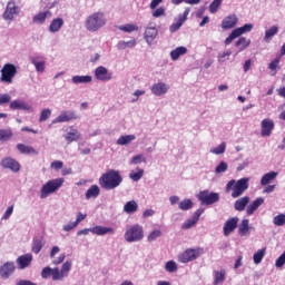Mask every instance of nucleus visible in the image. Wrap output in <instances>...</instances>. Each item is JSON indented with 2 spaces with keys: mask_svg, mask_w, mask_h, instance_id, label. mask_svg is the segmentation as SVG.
<instances>
[{
  "mask_svg": "<svg viewBox=\"0 0 285 285\" xmlns=\"http://www.w3.org/2000/svg\"><path fill=\"white\" fill-rule=\"evenodd\" d=\"M157 28L147 27L144 33L145 41L149 45L153 43V41H155V39L157 38Z\"/></svg>",
  "mask_w": 285,
  "mask_h": 285,
  "instance_id": "24",
  "label": "nucleus"
},
{
  "mask_svg": "<svg viewBox=\"0 0 285 285\" xmlns=\"http://www.w3.org/2000/svg\"><path fill=\"white\" fill-rule=\"evenodd\" d=\"M63 28V18H56L49 26V32H59Z\"/></svg>",
  "mask_w": 285,
  "mask_h": 285,
  "instance_id": "30",
  "label": "nucleus"
},
{
  "mask_svg": "<svg viewBox=\"0 0 285 285\" xmlns=\"http://www.w3.org/2000/svg\"><path fill=\"white\" fill-rule=\"evenodd\" d=\"M12 138V130L10 129H1L0 130V141H8V139Z\"/></svg>",
  "mask_w": 285,
  "mask_h": 285,
  "instance_id": "49",
  "label": "nucleus"
},
{
  "mask_svg": "<svg viewBox=\"0 0 285 285\" xmlns=\"http://www.w3.org/2000/svg\"><path fill=\"white\" fill-rule=\"evenodd\" d=\"M17 150L19 151L20 155H39V151H37L35 147L28 146L26 144H18Z\"/></svg>",
  "mask_w": 285,
  "mask_h": 285,
  "instance_id": "23",
  "label": "nucleus"
},
{
  "mask_svg": "<svg viewBox=\"0 0 285 285\" xmlns=\"http://www.w3.org/2000/svg\"><path fill=\"white\" fill-rule=\"evenodd\" d=\"M21 8L17 6V2H14V0H9L4 12L2 13V19L4 21H14V17L19 16Z\"/></svg>",
  "mask_w": 285,
  "mask_h": 285,
  "instance_id": "9",
  "label": "nucleus"
},
{
  "mask_svg": "<svg viewBox=\"0 0 285 285\" xmlns=\"http://www.w3.org/2000/svg\"><path fill=\"white\" fill-rule=\"evenodd\" d=\"M238 224H239L238 217L228 218L225 222L224 227H223V233H224L225 237H228V235H230L232 233H235Z\"/></svg>",
  "mask_w": 285,
  "mask_h": 285,
  "instance_id": "13",
  "label": "nucleus"
},
{
  "mask_svg": "<svg viewBox=\"0 0 285 285\" xmlns=\"http://www.w3.org/2000/svg\"><path fill=\"white\" fill-rule=\"evenodd\" d=\"M137 210H139V204L136 200H129L124 205V213H127V215H132Z\"/></svg>",
  "mask_w": 285,
  "mask_h": 285,
  "instance_id": "29",
  "label": "nucleus"
},
{
  "mask_svg": "<svg viewBox=\"0 0 285 285\" xmlns=\"http://www.w3.org/2000/svg\"><path fill=\"white\" fill-rule=\"evenodd\" d=\"M73 83H90L92 81L91 76H73L72 77Z\"/></svg>",
  "mask_w": 285,
  "mask_h": 285,
  "instance_id": "41",
  "label": "nucleus"
},
{
  "mask_svg": "<svg viewBox=\"0 0 285 285\" xmlns=\"http://www.w3.org/2000/svg\"><path fill=\"white\" fill-rule=\"evenodd\" d=\"M79 137H81V134H79V130L73 129L72 131L67 132L65 136L66 141L68 144H72V141H79Z\"/></svg>",
  "mask_w": 285,
  "mask_h": 285,
  "instance_id": "39",
  "label": "nucleus"
},
{
  "mask_svg": "<svg viewBox=\"0 0 285 285\" xmlns=\"http://www.w3.org/2000/svg\"><path fill=\"white\" fill-rule=\"evenodd\" d=\"M1 166L2 168H8L9 170H12V173H19V170H21V165L19 164V161L10 157L3 158L1 160Z\"/></svg>",
  "mask_w": 285,
  "mask_h": 285,
  "instance_id": "17",
  "label": "nucleus"
},
{
  "mask_svg": "<svg viewBox=\"0 0 285 285\" xmlns=\"http://www.w3.org/2000/svg\"><path fill=\"white\" fill-rule=\"evenodd\" d=\"M264 255H266V248L258 249L253 257L254 264H262V259H264Z\"/></svg>",
  "mask_w": 285,
  "mask_h": 285,
  "instance_id": "45",
  "label": "nucleus"
},
{
  "mask_svg": "<svg viewBox=\"0 0 285 285\" xmlns=\"http://www.w3.org/2000/svg\"><path fill=\"white\" fill-rule=\"evenodd\" d=\"M30 62L36 67L37 72L46 70V61L41 57H31Z\"/></svg>",
  "mask_w": 285,
  "mask_h": 285,
  "instance_id": "28",
  "label": "nucleus"
},
{
  "mask_svg": "<svg viewBox=\"0 0 285 285\" xmlns=\"http://www.w3.org/2000/svg\"><path fill=\"white\" fill-rule=\"evenodd\" d=\"M248 230H250L249 220L243 219L239 227H238V235H242V237H246L248 235Z\"/></svg>",
  "mask_w": 285,
  "mask_h": 285,
  "instance_id": "37",
  "label": "nucleus"
},
{
  "mask_svg": "<svg viewBox=\"0 0 285 285\" xmlns=\"http://www.w3.org/2000/svg\"><path fill=\"white\" fill-rule=\"evenodd\" d=\"M16 264L19 271H24V268H29V266H32V254H24L19 256L16 259Z\"/></svg>",
  "mask_w": 285,
  "mask_h": 285,
  "instance_id": "16",
  "label": "nucleus"
},
{
  "mask_svg": "<svg viewBox=\"0 0 285 285\" xmlns=\"http://www.w3.org/2000/svg\"><path fill=\"white\" fill-rule=\"evenodd\" d=\"M165 268L167 273H175L177 271V263L175 261H168Z\"/></svg>",
  "mask_w": 285,
  "mask_h": 285,
  "instance_id": "54",
  "label": "nucleus"
},
{
  "mask_svg": "<svg viewBox=\"0 0 285 285\" xmlns=\"http://www.w3.org/2000/svg\"><path fill=\"white\" fill-rule=\"evenodd\" d=\"M197 222H198V220H196V219H194V218L187 219V220L183 224L181 228H183L184 230H188V228H193V226H195V224H197Z\"/></svg>",
  "mask_w": 285,
  "mask_h": 285,
  "instance_id": "57",
  "label": "nucleus"
},
{
  "mask_svg": "<svg viewBox=\"0 0 285 285\" xmlns=\"http://www.w3.org/2000/svg\"><path fill=\"white\" fill-rule=\"evenodd\" d=\"M214 155H224L226 153V142H222L218 147L212 150Z\"/></svg>",
  "mask_w": 285,
  "mask_h": 285,
  "instance_id": "56",
  "label": "nucleus"
},
{
  "mask_svg": "<svg viewBox=\"0 0 285 285\" xmlns=\"http://www.w3.org/2000/svg\"><path fill=\"white\" fill-rule=\"evenodd\" d=\"M77 226H79L77 222L69 223L67 225H63L62 230H65L66 233H70V230H73V228H77Z\"/></svg>",
  "mask_w": 285,
  "mask_h": 285,
  "instance_id": "62",
  "label": "nucleus"
},
{
  "mask_svg": "<svg viewBox=\"0 0 285 285\" xmlns=\"http://www.w3.org/2000/svg\"><path fill=\"white\" fill-rule=\"evenodd\" d=\"M13 210H14V205H11L10 207H8L2 216V219H10V216L12 215Z\"/></svg>",
  "mask_w": 285,
  "mask_h": 285,
  "instance_id": "64",
  "label": "nucleus"
},
{
  "mask_svg": "<svg viewBox=\"0 0 285 285\" xmlns=\"http://www.w3.org/2000/svg\"><path fill=\"white\" fill-rule=\"evenodd\" d=\"M124 181L121 173L117 169H109L102 174L98 180V184L102 190H115L119 188Z\"/></svg>",
  "mask_w": 285,
  "mask_h": 285,
  "instance_id": "1",
  "label": "nucleus"
},
{
  "mask_svg": "<svg viewBox=\"0 0 285 285\" xmlns=\"http://www.w3.org/2000/svg\"><path fill=\"white\" fill-rule=\"evenodd\" d=\"M158 237H161V229H154L148 236V242H155Z\"/></svg>",
  "mask_w": 285,
  "mask_h": 285,
  "instance_id": "53",
  "label": "nucleus"
},
{
  "mask_svg": "<svg viewBox=\"0 0 285 285\" xmlns=\"http://www.w3.org/2000/svg\"><path fill=\"white\" fill-rule=\"evenodd\" d=\"M50 167L53 169V170H61V168H63V161L61 160H55L51 163Z\"/></svg>",
  "mask_w": 285,
  "mask_h": 285,
  "instance_id": "60",
  "label": "nucleus"
},
{
  "mask_svg": "<svg viewBox=\"0 0 285 285\" xmlns=\"http://www.w3.org/2000/svg\"><path fill=\"white\" fill-rule=\"evenodd\" d=\"M214 277H215L214 279L215 285L224 284V282H226V269L215 271Z\"/></svg>",
  "mask_w": 285,
  "mask_h": 285,
  "instance_id": "36",
  "label": "nucleus"
},
{
  "mask_svg": "<svg viewBox=\"0 0 285 285\" xmlns=\"http://www.w3.org/2000/svg\"><path fill=\"white\" fill-rule=\"evenodd\" d=\"M135 139H136L135 135L120 136L117 139V145L118 146H128V144H130V141H135Z\"/></svg>",
  "mask_w": 285,
  "mask_h": 285,
  "instance_id": "40",
  "label": "nucleus"
},
{
  "mask_svg": "<svg viewBox=\"0 0 285 285\" xmlns=\"http://www.w3.org/2000/svg\"><path fill=\"white\" fill-rule=\"evenodd\" d=\"M253 30V24L252 23H246L240 28L234 29L230 35L225 39V46H230L237 37H242V35L246 32H250Z\"/></svg>",
  "mask_w": 285,
  "mask_h": 285,
  "instance_id": "10",
  "label": "nucleus"
},
{
  "mask_svg": "<svg viewBox=\"0 0 285 285\" xmlns=\"http://www.w3.org/2000/svg\"><path fill=\"white\" fill-rule=\"evenodd\" d=\"M275 179H277V171H269L262 177L261 186H268Z\"/></svg>",
  "mask_w": 285,
  "mask_h": 285,
  "instance_id": "31",
  "label": "nucleus"
},
{
  "mask_svg": "<svg viewBox=\"0 0 285 285\" xmlns=\"http://www.w3.org/2000/svg\"><path fill=\"white\" fill-rule=\"evenodd\" d=\"M101 189H99L98 185H92L87 191H86V199H95L98 195H100Z\"/></svg>",
  "mask_w": 285,
  "mask_h": 285,
  "instance_id": "35",
  "label": "nucleus"
},
{
  "mask_svg": "<svg viewBox=\"0 0 285 285\" xmlns=\"http://www.w3.org/2000/svg\"><path fill=\"white\" fill-rule=\"evenodd\" d=\"M273 223L275 226H285V214L275 216Z\"/></svg>",
  "mask_w": 285,
  "mask_h": 285,
  "instance_id": "52",
  "label": "nucleus"
},
{
  "mask_svg": "<svg viewBox=\"0 0 285 285\" xmlns=\"http://www.w3.org/2000/svg\"><path fill=\"white\" fill-rule=\"evenodd\" d=\"M79 119L75 111H61V114L53 120V124H66Z\"/></svg>",
  "mask_w": 285,
  "mask_h": 285,
  "instance_id": "15",
  "label": "nucleus"
},
{
  "mask_svg": "<svg viewBox=\"0 0 285 285\" xmlns=\"http://www.w3.org/2000/svg\"><path fill=\"white\" fill-rule=\"evenodd\" d=\"M43 246H46V240H43V238L33 239L31 250L36 255H39V253H41V249L43 248Z\"/></svg>",
  "mask_w": 285,
  "mask_h": 285,
  "instance_id": "32",
  "label": "nucleus"
},
{
  "mask_svg": "<svg viewBox=\"0 0 285 285\" xmlns=\"http://www.w3.org/2000/svg\"><path fill=\"white\" fill-rule=\"evenodd\" d=\"M178 208L180 210H190V208H193V200L190 198H186V199L181 200L178 204Z\"/></svg>",
  "mask_w": 285,
  "mask_h": 285,
  "instance_id": "44",
  "label": "nucleus"
},
{
  "mask_svg": "<svg viewBox=\"0 0 285 285\" xmlns=\"http://www.w3.org/2000/svg\"><path fill=\"white\" fill-rule=\"evenodd\" d=\"M236 48H239V52H243V50H246L248 46H250V39H246V37H240L236 42H235Z\"/></svg>",
  "mask_w": 285,
  "mask_h": 285,
  "instance_id": "38",
  "label": "nucleus"
},
{
  "mask_svg": "<svg viewBox=\"0 0 285 285\" xmlns=\"http://www.w3.org/2000/svg\"><path fill=\"white\" fill-rule=\"evenodd\" d=\"M198 199L205 206H210L213 204H217L219 202V194L218 193H209L208 190H203L198 194Z\"/></svg>",
  "mask_w": 285,
  "mask_h": 285,
  "instance_id": "11",
  "label": "nucleus"
},
{
  "mask_svg": "<svg viewBox=\"0 0 285 285\" xmlns=\"http://www.w3.org/2000/svg\"><path fill=\"white\" fill-rule=\"evenodd\" d=\"M228 170V164L226 161H220L215 169L216 175H222V173H226Z\"/></svg>",
  "mask_w": 285,
  "mask_h": 285,
  "instance_id": "51",
  "label": "nucleus"
},
{
  "mask_svg": "<svg viewBox=\"0 0 285 285\" xmlns=\"http://www.w3.org/2000/svg\"><path fill=\"white\" fill-rule=\"evenodd\" d=\"M10 110H32V107H30L28 104H26L22 100H13L10 102L9 106Z\"/></svg>",
  "mask_w": 285,
  "mask_h": 285,
  "instance_id": "25",
  "label": "nucleus"
},
{
  "mask_svg": "<svg viewBox=\"0 0 285 285\" xmlns=\"http://www.w3.org/2000/svg\"><path fill=\"white\" fill-rule=\"evenodd\" d=\"M106 14L101 11H97L91 13L85 21V28L89 32H97V30H101L104 26H106Z\"/></svg>",
  "mask_w": 285,
  "mask_h": 285,
  "instance_id": "3",
  "label": "nucleus"
},
{
  "mask_svg": "<svg viewBox=\"0 0 285 285\" xmlns=\"http://www.w3.org/2000/svg\"><path fill=\"white\" fill-rule=\"evenodd\" d=\"M48 17H52V12L50 11H42L37 13L33 18H32V22L37 23L38 26H43V23H46V19Z\"/></svg>",
  "mask_w": 285,
  "mask_h": 285,
  "instance_id": "26",
  "label": "nucleus"
},
{
  "mask_svg": "<svg viewBox=\"0 0 285 285\" xmlns=\"http://www.w3.org/2000/svg\"><path fill=\"white\" fill-rule=\"evenodd\" d=\"M248 190V178H240L237 181L232 179L226 185V193L232 191L233 199H237V197H242L243 193Z\"/></svg>",
  "mask_w": 285,
  "mask_h": 285,
  "instance_id": "4",
  "label": "nucleus"
},
{
  "mask_svg": "<svg viewBox=\"0 0 285 285\" xmlns=\"http://www.w3.org/2000/svg\"><path fill=\"white\" fill-rule=\"evenodd\" d=\"M262 204H264V198H256L246 209V214L247 215H253V213H255V210H257V208H259V206H262Z\"/></svg>",
  "mask_w": 285,
  "mask_h": 285,
  "instance_id": "34",
  "label": "nucleus"
},
{
  "mask_svg": "<svg viewBox=\"0 0 285 285\" xmlns=\"http://www.w3.org/2000/svg\"><path fill=\"white\" fill-rule=\"evenodd\" d=\"M129 177L132 179V181H139V179L144 177V169L137 168V171H131Z\"/></svg>",
  "mask_w": 285,
  "mask_h": 285,
  "instance_id": "48",
  "label": "nucleus"
},
{
  "mask_svg": "<svg viewBox=\"0 0 285 285\" xmlns=\"http://www.w3.org/2000/svg\"><path fill=\"white\" fill-rule=\"evenodd\" d=\"M95 77L98 81H110L112 79V73L104 66L97 67L95 70Z\"/></svg>",
  "mask_w": 285,
  "mask_h": 285,
  "instance_id": "18",
  "label": "nucleus"
},
{
  "mask_svg": "<svg viewBox=\"0 0 285 285\" xmlns=\"http://www.w3.org/2000/svg\"><path fill=\"white\" fill-rule=\"evenodd\" d=\"M186 52H188V49L186 47H177L170 52L171 60L177 61V59L186 55Z\"/></svg>",
  "mask_w": 285,
  "mask_h": 285,
  "instance_id": "33",
  "label": "nucleus"
},
{
  "mask_svg": "<svg viewBox=\"0 0 285 285\" xmlns=\"http://www.w3.org/2000/svg\"><path fill=\"white\" fill-rule=\"evenodd\" d=\"M12 101V97L8 94H0V106H6Z\"/></svg>",
  "mask_w": 285,
  "mask_h": 285,
  "instance_id": "55",
  "label": "nucleus"
},
{
  "mask_svg": "<svg viewBox=\"0 0 285 285\" xmlns=\"http://www.w3.org/2000/svg\"><path fill=\"white\" fill-rule=\"evenodd\" d=\"M164 14H166V9L164 7H160L153 12V17H155L156 19L159 17H164Z\"/></svg>",
  "mask_w": 285,
  "mask_h": 285,
  "instance_id": "61",
  "label": "nucleus"
},
{
  "mask_svg": "<svg viewBox=\"0 0 285 285\" xmlns=\"http://www.w3.org/2000/svg\"><path fill=\"white\" fill-rule=\"evenodd\" d=\"M125 239L131 244L132 242H141L144 239V227L139 224L127 227Z\"/></svg>",
  "mask_w": 285,
  "mask_h": 285,
  "instance_id": "6",
  "label": "nucleus"
},
{
  "mask_svg": "<svg viewBox=\"0 0 285 285\" xmlns=\"http://www.w3.org/2000/svg\"><path fill=\"white\" fill-rule=\"evenodd\" d=\"M237 21H238V19H237V16H235V14L225 17L222 21L223 30H230V29L235 28V26H237Z\"/></svg>",
  "mask_w": 285,
  "mask_h": 285,
  "instance_id": "20",
  "label": "nucleus"
},
{
  "mask_svg": "<svg viewBox=\"0 0 285 285\" xmlns=\"http://www.w3.org/2000/svg\"><path fill=\"white\" fill-rule=\"evenodd\" d=\"M202 255H204V247L187 248L178 256V262L180 264H188V262H195Z\"/></svg>",
  "mask_w": 285,
  "mask_h": 285,
  "instance_id": "7",
  "label": "nucleus"
},
{
  "mask_svg": "<svg viewBox=\"0 0 285 285\" xmlns=\"http://www.w3.org/2000/svg\"><path fill=\"white\" fill-rule=\"evenodd\" d=\"M50 115H52V110L50 109H43L41 112H40V118H39V122L40 124H43V121H48V119H50Z\"/></svg>",
  "mask_w": 285,
  "mask_h": 285,
  "instance_id": "50",
  "label": "nucleus"
},
{
  "mask_svg": "<svg viewBox=\"0 0 285 285\" xmlns=\"http://www.w3.org/2000/svg\"><path fill=\"white\" fill-rule=\"evenodd\" d=\"M17 271V266L14 262H6L3 265L0 266V277L1 279H10L14 272Z\"/></svg>",
  "mask_w": 285,
  "mask_h": 285,
  "instance_id": "12",
  "label": "nucleus"
},
{
  "mask_svg": "<svg viewBox=\"0 0 285 285\" xmlns=\"http://www.w3.org/2000/svg\"><path fill=\"white\" fill-rule=\"evenodd\" d=\"M141 163H146V158L144 157V155H137L131 159V164H141Z\"/></svg>",
  "mask_w": 285,
  "mask_h": 285,
  "instance_id": "63",
  "label": "nucleus"
},
{
  "mask_svg": "<svg viewBox=\"0 0 285 285\" xmlns=\"http://www.w3.org/2000/svg\"><path fill=\"white\" fill-rule=\"evenodd\" d=\"M222 1L224 0H213V2L209 4V8H208L210 14H215V12L219 10V7L222 6Z\"/></svg>",
  "mask_w": 285,
  "mask_h": 285,
  "instance_id": "47",
  "label": "nucleus"
},
{
  "mask_svg": "<svg viewBox=\"0 0 285 285\" xmlns=\"http://www.w3.org/2000/svg\"><path fill=\"white\" fill-rule=\"evenodd\" d=\"M66 183L65 178H55L48 180L40 190V199H46V197H49V195H52V193H57L61 186Z\"/></svg>",
  "mask_w": 285,
  "mask_h": 285,
  "instance_id": "5",
  "label": "nucleus"
},
{
  "mask_svg": "<svg viewBox=\"0 0 285 285\" xmlns=\"http://www.w3.org/2000/svg\"><path fill=\"white\" fill-rule=\"evenodd\" d=\"M0 72H1L0 81L2 83H7L8 86H10V83L13 82L14 77H17V72H18L17 66L12 63H6L0 70Z\"/></svg>",
  "mask_w": 285,
  "mask_h": 285,
  "instance_id": "8",
  "label": "nucleus"
},
{
  "mask_svg": "<svg viewBox=\"0 0 285 285\" xmlns=\"http://www.w3.org/2000/svg\"><path fill=\"white\" fill-rule=\"evenodd\" d=\"M188 14H190V8H186L185 11L178 16V19H176L170 27L169 30L170 32H177L181 26H184V22L187 21Z\"/></svg>",
  "mask_w": 285,
  "mask_h": 285,
  "instance_id": "14",
  "label": "nucleus"
},
{
  "mask_svg": "<svg viewBox=\"0 0 285 285\" xmlns=\"http://www.w3.org/2000/svg\"><path fill=\"white\" fill-rule=\"evenodd\" d=\"M153 95H156V97H161V95H166L168 92V85L164 82H158L153 85L151 87Z\"/></svg>",
  "mask_w": 285,
  "mask_h": 285,
  "instance_id": "22",
  "label": "nucleus"
},
{
  "mask_svg": "<svg viewBox=\"0 0 285 285\" xmlns=\"http://www.w3.org/2000/svg\"><path fill=\"white\" fill-rule=\"evenodd\" d=\"M279 61H282V57H276L274 60H272L268 65L269 70H277V67L279 66Z\"/></svg>",
  "mask_w": 285,
  "mask_h": 285,
  "instance_id": "58",
  "label": "nucleus"
},
{
  "mask_svg": "<svg viewBox=\"0 0 285 285\" xmlns=\"http://www.w3.org/2000/svg\"><path fill=\"white\" fill-rule=\"evenodd\" d=\"M70 268H72V263L70 261H67L65 264H62L61 271H59V267L50 268L45 267L41 272L42 279H48V277H52L55 282L63 279V277H68V273H70Z\"/></svg>",
  "mask_w": 285,
  "mask_h": 285,
  "instance_id": "2",
  "label": "nucleus"
},
{
  "mask_svg": "<svg viewBox=\"0 0 285 285\" xmlns=\"http://www.w3.org/2000/svg\"><path fill=\"white\" fill-rule=\"evenodd\" d=\"M249 202H250V197H248V196H244V197L237 199L234 204L235 210H238V213L246 210V206H248Z\"/></svg>",
  "mask_w": 285,
  "mask_h": 285,
  "instance_id": "27",
  "label": "nucleus"
},
{
  "mask_svg": "<svg viewBox=\"0 0 285 285\" xmlns=\"http://www.w3.org/2000/svg\"><path fill=\"white\" fill-rule=\"evenodd\" d=\"M285 264V252L276 259L275 266L276 268H282Z\"/></svg>",
  "mask_w": 285,
  "mask_h": 285,
  "instance_id": "59",
  "label": "nucleus"
},
{
  "mask_svg": "<svg viewBox=\"0 0 285 285\" xmlns=\"http://www.w3.org/2000/svg\"><path fill=\"white\" fill-rule=\"evenodd\" d=\"M277 32H279V28L277 26L271 27L268 30L265 31V41H268V39H273V37L277 35Z\"/></svg>",
  "mask_w": 285,
  "mask_h": 285,
  "instance_id": "42",
  "label": "nucleus"
},
{
  "mask_svg": "<svg viewBox=\"0 0 285 285\" xmlns=\"http://www.w3.org/2000/svg\"><path fill=\"white\" fill-rule=\"evenodd\" d=\"M118 30H121V32H137L139 27L137 24L127 23L125 26L118 27Z\"/></svg>",
  "mask_w": 285,
  "mask_h": 285,
  "instance_id": "43",
  "label": "nucleus"
},
{
  "mask_svg": "<svg viewBox=\"0 0 285 285\" xmlns=\"http://www.w3.org/2000/svg\"><path fill=\"white\" fill-rule=\"evenodd\" d=\"M137 46V41L136 40H129V41H120L118 43V48L120 50H126V48H135Z\"/></svg>",
  "mask_w": 285,
  "mask_h": 285,
  "instance_id": "46",
  "label": "nucleus"
},
{
  "mask_svg": "<svg viewBox=\"0 0 285 285\" xmlns=\"http://www.w3.org/2000/svg\"><path fill=\"white\" fill-rule=\"evenodd\" d=\"M262 126V137H271L273 129L275 128V122L272 119H263Z\"/></svg>",
  "mask_w": 285,
  "mask_h": 285,
  "instance_id": "19",
  "label": "nucleus"
},
{
  "mask_svg": "<svg viewBox=\"0 0 285 285\" xmlns=\"http://www.w3.org/2000/svg\"><path fill=\"white\" fill-rule=\"evenodd\" d=\"M91 233L94 235H99V236L108 235V233L110 235H115V228L97 225L91 228Z\"/></svg>",
  "mask_w": 285,
  "mask_h": 285,
  "instance_id": "21",
  "label": "nucleus"
}]
</instances>
